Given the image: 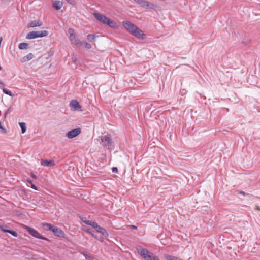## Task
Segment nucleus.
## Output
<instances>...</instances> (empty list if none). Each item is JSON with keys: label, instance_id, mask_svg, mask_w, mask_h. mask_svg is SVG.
<instances>
[{"label": "nucleus", "instance_id": "1", "mask_svg": "<svg viewBox=\"0 0 260 260\" xmlns=\"http://www.w3.org/2000/svg\"><path fill=\"white\" fill-rule=\"evenodd\" d=\"M122 25L125 29L136 38L144 40L146 38V35L142 30L131 22L124 20L122 22Z\"/></svg>", "mask_w": 260, "mask_h": 260}, {"label": "nucleus", "instance_id": "2", "mask_svg": "<svg viewBox=\"0 0 260 260\" xmlns=\"http://www.w3.org/2000/svg\"><path fill=\"white\" fill-rule=\"evenodd\" d=\"M137 249L141 257L145 260H160L158 256L146 249L139 247Z\"/></svg>", "mask_w": 260, "mask_h": 260}, {"label": "nucleus", "instance_id": "3", "mask_svg": "<svg viewBox=\"0 0 260 260\" xmlns=\"http://www.w3.org/2000/svg\"><path fill=\"white\" fill-rule=\"evenodd\" d=\"M48 34V32L47 30L32 31L27 34L26 38L27 39H34L47 36Z\"/></svg>", "mask_w": 260, "mask_h": 260}, {"label": "nucleus", "instance_id": "4", "mask_svg": "<svg viewBox=\"0 0 260 260\" xmlns=\"http://www.w3.org/2000/svg\"><path fill=\"white\" fill-rule=\"evenodd\" d=\"M103 24L115 29H118L119 26L115 21L109 18V17H95Z\"/></svg>", "mask_w": 260, "mask_h": 260}, {"label": "nucleus", "instance_id": "5", "mask_svg": "<svg viewBox=\"0 0 260 260\" xmlns=\"http://www.w3.org/2000/svg\"><path fill=\"white\" fill-rule=\"evenodd\" d=\"M101 140L103 142V146L107 147L109 149L114 148L113 142L108 135L102 136L101 137Z\"/></svg>", "mask_w": 260, "mask_h": 260}, {"label": "nucleus", "instance_id": "6", "mask_svg": "<svg viewBox=\"0 0 260 260\" xmlns=\"http://www.w3.org/2000/svg\"><path fill=\"white\" fill-rule=\"evenodd\" d=\"M25 229L26 230L30 235L36 238L44 240L49 242L50 241L48 238L41 235L37 230L32 228L25 225Z\"/></svg>", "mask_w": 260, "mask_h": 260}, {"label": "nucleus", "instance_id": "7", "mask_svg": "<svg viewBox=\"0 0 260 260\" xmlns=\"http://www.w3.org/2000/svg\"><path fill=\"white\" fill-rule=\"evenodd\" d=\"M138 4L148 10L154 9L156 7L154 5L145 0H134Z\"/></svg>", "mask_w": 260, "mask_h": 260}, {"label": "nucleus", "instance_id": "8", "mask_svg": "<svg viewBox=\"0 0 260 260\" xmlns=\"http://www.w3.org/2000/svg\"><path fill=\"white\" fill-rule=\"evenodd\" d=\"M68 32L70 34V40L73 43L77 46H80L82 45V42L77 38L75 34L73 32V30L72 29L69 28Z\"/></svg>", "mask_w": 260, "mask_h": 260}, {"label": "nucleus", "instance_id": "9", "mask_svg": "<svg viewBox=\"0 0 260 260\" xmlns=\"http://www.w3.org/2000/svg\"><path fill=\"white\" fill-rule=\"evenodd\" d=\"M81 133V128H77L67 132L66 134V136L69 139H72L78 136Z\"/></svg>", "mask_w": 260, "mask_h": 260}, {"label": "nucleus", "instance_id": "10", "mask_svg": "<svg viewBox=\"0 0 260 260\" xmlns=\"http://www.w3.org/2000/svg\"><path fill=\"white\" fill-rule=\"evenodd\" d=\"M92 227L94 228L96 232L100 233L103 236L108 237V233L104 228L100 226L95 221L93 223Z\"/></svg>", "mask_w": 260, "mask_h": 260}, {"label": "nucleus", "instance_id": "11", "mask_svg": "<svg viewBox=\"0 0 260 260\" xmlns=\"http://www.w3.org/2000/svg\"><path fill=\"white\" fill-rule=\"evenodd\" d=\"M42 228L45 230L52 231L53 234H54L55 230L57 229L56 226L48 223H42Z\"/></svg>", "mask_w": 260, "mask_h": 260}, {"label": "nucleus", "instance_id": "12", "mask_svg": "<svg viewBox=\"0 0 260 260\" xmlns=\"http://www.w3.org/2000/svg\"><path fill=\"white\" fill-rule=\"evenodd\" d=\"M43 25V22L38 19L37 20L31 21L27 25L28 28L35 27L37 26H41Z\"/></svg>", "mask_w": 260, "mask_h": 260}, {"label": "nucleus", "instance_id": "13", "mask_svg": "<svg viewBox=\"0 0 260 260\" xmlns=\"http://www.w3.org/2000/svg\"><path fill=\"white\" fill-rule=\"evenodd\" d=\"M70 105L74 110H78L81 108V106L80 105L77 100H72L70 102Z\"/></svg>", "mask_w": 260, "mask_h": 260}, {"label": "nucleus", "instance_id": "14", "mask_svg": "<svg viewBox=\"0 0 260 260\" xmlns=\"http://www.w3.org/2000/svg\"><path fill=\"white\" fill-rule=\"evenodd\" d=\"M41 164L43 166H49L50 165H54V162L52 160H47L41 159Z\"/></svg>", "mask_w": 260, "mask_h": 260}, {"label": "nucleus", "instance_id": "15", "mask_svg": "<svg viewBox=\"0 0 260 260\" xmlns=\"http://www.w3.org/2000/svg\"><path fill=\"white\" fill-rule=\"evenodd\" d=\"M63 3L60 1H55L53 4V7L56 10H60L62 7Z\"/></svg>", "mask_w": 260, "mask_h": 260}, {"label": "nucleus", "instance_id": "16", "mask_svg": "<svg viewBox=\"0 0 260 260\" xmlns=\"http://www.w3.org/2000/svg\"><path fill=\"white\" fill-rule=\"evenodd\" d=\"M54 235L58 237H64L65 236L64 232L58 228L55 230Z\"/></svg>", "mask_w": 260, "mask_h": 260}, {"label": "nucleus", "instance_id": "17", "mask_svg": "<svg viewBox=\"0 0 260 260\" xmlns=\"http://www.w3.org/2000/svg\"><path fill=\"white\" fill-rule=\"evenodd\" d=\"M80 218L83 222H84L86 224L91 225V226L93 225V223H94V222H95V221H91L90 220H88L86 219V218L85 217H80Z\"/></svg>", "mask_w": 260, "mask_h": 260}, {"label": "nucleus", "instance_id": "18", "mask_svg": "<svg viewBox=\"0 0 260 260\" xmlns=\"http://www.w3.org/2000/svg\"><path fill=\"white\" fill-rule=\"evenodd\" d=\"M34 57V55L32 53H30L29 54H28L27 55L24 56L23 57V61H28L29 60H30L31 59H32Z\"/></svg>", "mask_w": 260, "mask_h": 260}, {"label": "nucleus", "instance_id": "19", "mask_svg": "<svg viewBox=\"0 0 260 260\" xmlns=\"http://www.w3.org/2000/svg\"><path fill=\"white\" fill-rule=\"evenodd\" d=\"M19 125L21 127L22 133H25L26 131V123L25 122H21L19 123Z\"/></svg>", "mask_w": 260, "mask_h": 260}, {"label": "nucleus", "instance_id": "20", "mask_svg": "<svg viewBox=\"0 0 260 260\" xmlns=\"http://www.w3.org/2000/svg\"><path fill=\"white\" fill-rule=\"evenodd\" d=\"M28 44L27 43L23 42L21 43L18 45V48L21 50H24L27 48Z\"/></svg>", "mask_w": 260, "mask_h": 260}, {"label": "nucleus", "instance_id": "21", "mask_svg": "<svg viewBox=\"0 0 260 260\" xmlns=\"http://www.w3.org/2000/svg\"><path fill=\"white\" fill-rule=\"evenodd\" d=\"M96 37V35L95 34H88L87 36V38L88 40H89L91 42H94Z\"/></svg>", "mask_w": 260, "mask_h": 260}, {"label": "nucleus", "instance_id": "22", "mask_svg": "<svg viewBox=\"0 0 260 260\" xmlns=\"http://www.w3.org/2000/svg\"><path fill=\"white\" fill-rule=\"evenodd\" d=\"M0 229L2 231L6 232V233L9 232V231L10 230L9 229V227L7 225H6V224L1 225Z\"/></svg>", "mask_w": 260, "mask_h": 260}, {"label": "nucleus", "instance_id": "23", "mask_svg": "<svg viewBox=\"0 0 260 260\" xmlns=\"http://www.w3.org/2000/svg\"><path fill=\"white\" fill-rule=\"evenodd\" d=\"M3 91L5 94L9 95L12 97H13L15 96L14 94L12 93L11 91L7 90L5 88H3Z\"/></svg>", "mask_w": 260, "mask_h": 260}, {"label": "nucleus", "instance_id": "24", "mask_svg": "<svg viewBox=\"0 0 260 260\" xmlns=\"http://www.w3.org/2000/svg\"><path fill=\"white\" fill-rule=\"evenodd\" d=\"M91 236L94 237L95 239H97L98 240L100 241L101 242H103L104 241V239L102 237H99L98 236L95 235L94 234H91Z\"/></svg>", "mask_w": 260, "mask_h": 260}, {"label": "nucleus", "instance_id": "25", "mask_svg": "<svg viewBox=\"0 0 260 260\" xmlns=\"http://www.w3.org/2000/svg\"><path fill=\"white\" fill-rule=\"evenodd\" d=\"M82 43V44L84 45L85 48H86L87 49L91 48L92 46L90 43H87L86 41H83Z\"/></svg>", "mask_w": 260, "mask_h": 260}, {"label": "nucleus", "instance_id": "26", "mask_svg": "<svg viewBox=\"0 0 260 260\" xmlns=\"http://www.w3.org/2000/svg\"><path fill=\"white\" fill-rule=\"evenodd\" d=\"M27 182L31 185V187L32 189L36 190H38L37 186L33 183L32 181L31 180L27 179Z\"/></svg>", "mask_w": 260, "mask_h": 260}, {"label": "nucleus", "instance_id": "27", "mask_svg": "<svg viewBox=\"0 0 260 260\" xmlns=\"http://www.w3.org/2000/svg\"><path fill=\"white\" fill-rule=\"evenodd\" d=\"M9 232H8V233H10L11 235L15 237H17L18 236V233L14 230H10Z\"/></svg>", "mask_w": 260, "mask_h": 260}, {"label": "nucleus", "instance_id": "28", "mask_svg": "<svg viewBox=\"0 0 260 260\" xmlns=\"http://www.w3.org/2000/svg\"><path fill=\"white\" fill-rule=\"evenodd\" d=\"M11 108L10 107L6 111L5 113H4V118H6L7 115L11 112Z\"/></svg>", "mask_w": 260, "mask_h": 260}, {"label": "nucleus", "instance_id": "29", "mask_svg": "<svg viewBox=\"0 0 260 260\" xmlns=\"http://www.w3.org/2000/svg\"><path fill=\"white\" fill-rule=\"evenodd\" d=\"M11 108L10 107L6 111L5 113H4V118H6L7 115L11 112Z\"/></svg>", "mask_w": 260, "mask_h": 260}, {"label": "nucleus", "instance_id": "30", "mask_svg": "<svg viewBox=\"0 0 260 260\" xmlns=\"http://www.w3.org/2000/svg\"><path fill=\"white\" fill-rule=\"evenodd\" d=\"M0 129H2L3 133H4V134L7 133V131L6 130V129L5 128H4L2 126L1 122H0Z\"/></svg>", "mask_w": 260, "mask_h": 260}, {"label": "nucleus", "instance_id": "31", "mask_svg": "<svg viewBox=\"0 0 260 260\" xmlns=\"http://www.w3.org/2000/svg\"><path fill=\"white\" fill-rule=\"evenodd\" d=\"M94 16H105L104 15L99 13L94 12L93 13Z\"/></svg>", "mask_w": 260, "mask_h": 260}, {"label": "nucleus", "instance_id": "32", "mask_svg": "<svg viewBox=\"0 0 260 260\" xmlns=\"http://www.w3.org/2000/svg\"><path fill=\"white\" fill-rule=\"evenodd\" d=\"M112 170L113 173H117L118 172V169L117 167H113L112 168Z\"/></svg>", "mask_w": 260, "mask_h": 260}, {"label": "nucleus", "instance_id": "33", "mask_svg": "<svg viewBox=\"0 0 260 260\" xmlns=\"http://www.w3.org/2000/svg\"><path fill=\"white\" fill-rule=\"evenodd\" d=\"M68 3L70 4L74 5L75 3L74 0H66Z\"/></svg>", "mask_w": 260, "mask_h": 260}, {"label": "nucleus", "instance_id": "34", "mask_svg": "<svg viewBox=\"0 0 260 260\" xmlns=\"http://www.w3.org/2000/svg\"><path fill=\"white\" fill-rule=\"evenodd\" d=\"M30 176H31V177L32 178H34V179H37V176H36V175L34 173H32V172H31V174H30Z\"/></svg>", "mask_w": 260, "mask_h": 260}, {"label": "nucleus", "instance_id": "35", "mask_svg": "<svg viewBox=\"0 0 260 260\" xmlns=\"http://www.w3.org/2000/svg\"><path fill=\"white\" fill-rule=\"evenodd\" d=\"M84 231L87 233L90 234L91 235V234H93L89 229H84Z\"/></svg>", "mask_w": 260, "mask_h": 260}, {"label": "nucleus", "instance_id": "36", "mask_svg": "<svg viewBox=\"0 0 260 260\" xmlns=\"http://www.w3.org/2000/svg\"><path fill=\"white\" fill-rule=\"evenodd\" d=\"M236 192L238 193V194H242L243 196L245 195V193L243 191H236Z\"/></svg>", "mask_w": 260, "mask_h": 260}, {"label": "nucleus", "instance_id": "37", "mask_svg": "<svg viewBox=\"0 0 260 260\" xmlns=\"http://www.w3.org/2000/svg\"><path fill=\"white\" fill-rule=\"evenodd\" d=\"M129 227L132 229H137V226L136 225H129Z\"/></svg>", "mask_w": 260, "mask_h": 260}, {"label": "nucleus", "instance_id": "38", "mask_svg": "<svg viewBox=\"0 0 260 260\" xmlns=\"http://www.w3.org/2000/svg\"><path fill=\"white\" fill-rule=\"evenodd\" d=\"M54 54V52L52 51H50L48 52V54L49 56H52Z\"/></svg>", "mask_w": 260, "mask_h": 260}, {"label": "nucleus", "instance_id": "39", "mask_svg": "<svg viewBox=\"0 0 260 260\" xmlns=\"http://www.w3.org/2000/svg\"><path fill=\"white\" fill-rule=\"evenodd\" d=\"M72 59L74 63H76V62L77 61V58L76 57H73Z\"/></svg>", "mask_w": 260, "mask_h": 260}, {"label": "nucleus", "instance_id": "40", "mask_svg": "<svg viewBox=\"0 0 260 260\" xmlns=\"http://www.w3.org/2000/svg\"><path fill=\"white\" fill-rule=\"evenodd\" d=\"M255 209L260 211V207L258 206H257V205H256Z\"/></svg>", "mask_w": 260, "mask_h": 260}, {"label": "nucleus", "instance_id": "41", "mask_svg": "<svg viewBox=\"0 0 260 260\" xmlns=\"http://www.w3.org/2000/svg\"><path fill=\"white\" fill-rule=\"evenodd\" d=\"M0 84L2 85L3 86H5V85L4 83L3 82H2L1 80H0Z\"/></svg>", "mask_w": 260, "mask_h": 260}, {"label": "nucleus", "instance_id": "42", "mask_svg": "<svg viewBox=\"0 0 260 260\" xmlns=\"http://www.w3.org/2000/svg\"><path fill=\"white\" fill-rule=\"evenodd\" d=\"M0 84L2 85L3 86H5V85L4 83L3 82H2L1 80H0Z\"/></svg>", "mask_w": 260, "mask_h": 260}, {"label": "nucleus", "instance_id": "43", "mask_svg": "<svg viewBox=\"0 0 260 260\" xmlns=\"http://www.w3.org/2000/svg\"><path fill=\"white\" fill-rule=\"evenodd\" d=\"M0 84L2 85L3 86H5V85L4 83L3 82H2L1 80H0Z\"/></svg>", "mask_w": 260, "mask_h": 260}, {"label": "nucleus", "instance_id": "44", "mask_svg": "<svg viewBox=\"0 0 260 260\" xmlns=\"http://www.w3.org/2000/svg\"><path fill=\"white\" fill-rule=\"evenodd\" d=\"M87 252H85V253H84V255L86 257L88 256V255H87Z\"/></svg>", "mask_w": 260, "mask_h": 260}, {"label": "nucleus", "instance_id": "45", "mask_svg": "<svg viewBox=\"0 0 260 260\" xmlns=\"http://www.w3.org/2000/svg\"><path fill=\"white\" fill-rule=\"evenodd\" d=\"M2 69H3V68L1 66H0V70H2Z\"/></svg>", "mask_w": 260, "mask_h": 260}]
</instances>
